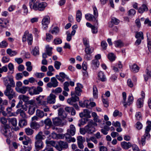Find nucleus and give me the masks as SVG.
Instances as JSON below:
<instances>
[{
	"label": "nucleus",
	"instance_id": "nucleus-10",
	"mask_svg": "<svg viewBox=\"0 0 151 151\" xmlns=\"http://www.w3.org/2000/svg\"><path fill=\"white\" fill-rule=\"evenodd\" d=\"M50 22V18L48 16H45L42 20V24L44 28L46 29L48 27V25Z\"/></svg>",
	"mask_w": 151,
	"mask_h": 151
},
{
	"label": "nucleus",
	"instance_id": "nucleus-64",
	"mask_svg": "<svg viewBox=\"0 0 151 151\" xmlns=\"http://www.w3.org/2000/svg\"><path fill=\"white\" fill-rule=\"evenodd\" d=\"M135 117L137 120H139L142 119V114L140 112H138L136 113Z\"/></svg>",
	"mask_w": 151,
	"mask_h": 151
},
{
	"label": "nucleus",
	"instance_id": "nucleus-47",
	"mask_svg": "<svg viewBox=\"0 0 151 151\" xmlns=\"http://www.w3.org/2000/svg\"><path fill=\"white\" fill-rule=\"evenodd\" d=\"M27 124L26 121L25 119L20 120L19 122V125L20 127H22Z\"/></svg>",
	"mask_w": 151,
	"mask_h": 151
},
{
	"label": "nucleus",
	"instance_id": "nucleus-30",
	"mask_svg": "<svg viewBox=\"0 0 151 151\" xmlns=\"http://www.w3.org/2000/svg\"><path fill=\"white\" fill-rule=\"evenodd\" d=\"M30 127L33 129H37L39 128L40 125L36 122H32L30 124Z\"/></svg>",
	"mask_w": 151,
	"mask_h": 151
},
{
	"label": "nucleus",
	"instance_id": "nucleus-16",
	"mask_svg": "<svg viewBox=\"0 0 151 151\" xmlns=\"http://www.w3.org/2000/svg\"><path fill=\"white\" fill-rule=\"evenodd\" d=\"M134 99L132 95H129L128 98V101L127 102L126 101L123 102L124 106L125 107H127V105L129 106L132 103Z\"/></svg>",
	"mask_w": 151,
	"mask_h": 151
},
{
	"label": "nucleus",
	"instance_id": "nucleus-38",
	"mask_svg": "<svg viewBox=\"0 0 151 151\" xmlns=\"http://www.w3.org/2000/svg\"><path fill=\"white\" fill-rule=\"evenodd\" d=\"M19 98L20 99L22 100L23 101L25 102L26 103L29 99L28 97L22 94L19 95Z\"/></svg>",
	"mask_w": 151,
	"mask_h": 151
},
{
	"label": "nucleus",
	"instance_id": "nucleus-21",
	"mask_svg": "<svg viewBox=\"0 0 151 151\" xmlns=\"http://www.w3.org/2000/svg\"><path fill=\"white\" fill-rule=\"evenodd\" d=\"M9 20L4 18H0V26L3 28L6 27L7 24L9 23Z\"/></svg>",
	"mask_w": 151,
	"mask_h": 151
},
{
	"label": "nucleus",
	"instance_id": "nucleus-48",
	"mask_svg": "<svg viewBox=\"0 0 151 151\" xmlns=\"http://www.w3.org/2000/svg\"><path fill=\"white\" fill-rule=\"evenodd\" d=\"M61 65V63L60 62L56 61L54 62V67L57 70L60 68V67Z\"/></svg>",
	"mask_w": 151,
	"mask_h": 151
},
{
	"label": "nucleus",
	"instance_id": "nucleus-14",
	"mask_svg": "<svg viewBox=\"0 0 151 151\" xmlns=\"http://www.w3.org/2000/svg\"><path fill=\"white\" fill-rule=\"evenodd\" d=\"M35 148L36 150H40L44 146L42 140L35 141Z\"/></svg>",
	"mask_w": 151,
	"mask_h": 151
},
{
	"label": "nucleus",
	"instance_id": "nucleus-17",
	"mask_svg": "<svg viewBox=\"0 0 151 151\" xmlns=\"http://www.w3.org/2000/svg\"><path fill=\"white\" fill-rule=\"evenodd\" d=\"M45 143L46 144V147H53L56 148L57 144L54 141L46 140L45 141Z\"/></svg>",
	"mask_w": 151,
	"mask_h": 151
},
{
	"label": "nucleus",
	"instance_id": "nucleus-35",
	"mask_svg": "<svg viewBox=\"0 0 151 151\" xmlns=\"http://www.w3.org/2000/svg\"><path fill=\"white\" fill-rule=\"evenodd\" d=\"M93 95L94 98L96 99L98 96V91L96 87L93 86Z\"/></svg>",
	"mask_w": 151,
	"mask_h": 151
},
{
	"label": "nucleus",
	"instance_id": "nucleus-61",
	"mask_svg": "<svg viewBox=\"0 0 151 151\" xmlns=\"http://www.w3.org/2000/svg\"><path fill=\"white\" fill-rule=\"evenodd\" d=\"M62 91V89L60 87H58L56 88L55 90L52 91V92L55 93L57 94L58 93H61Z\"/></svg>",
	"mask_w": 151,
	"mask_h": 151
},
{
	"label": "nucleus",
	"instance_id": "nucleus-49",
	"mask_svg": "<svg viewBox=\"0 0 151 151\" xmlns=\"http://www.w3.org/2000/svg\"><path fill=\"white\" fill-rule=\"evenodd\" d=\"M88 119L85 118L82 119L79 121V123L78 124V126L81 127L82 125H83L86 123V122Z\"/></svg>",
	"mask_w": 151,
	"mask_h": 151
},
{
	"label": "nucleus",
	"instance_id": "nucleus-9",
	"mask_svg": "<svg viewBox=\"0 0 151 151\" xmlns=\"http://www.w3.org/2000/svg\"><path fill=\"white\" fill-rule=\"evenodd\" d=\"M55 77L61 83H63L65 81V78H66L68 80H71L64 72H60L59 73V75H56L55 76Z\"/></svg>",
	"mask_w": 151,
	"mask_h": 151
},
{
	"label": "nucleus",
	"instance_id": "nucleus-43",
	"mask_svg": "<svg viewBox=\"0 0 151 151\" xmlns=\"http://www.w3.org/2000/svg\"><path fill=\"white\" fill-rule=\"evenodd\" d=\"M99 65V62L97 59H94L92 61V65L95 67H98Z\"/></svg>",
	"mask_w": 151,
	"mask_h": 151
},
{
	"label": "nucleus",
	"instance_id": "nucleus-1",
	"mask_svg": "<svg viewBox=\"0 0 151 151\" xmlns=\"http://www.w3.org/2000/svg\"><path fill=\"white\" fill-rule=\"evenodd\" d=\"M4 85L6 88L4 93L9 100L15 97V93L12 89L15 86V83L12 77L8 78V80L6 79L4 81Z\"/></svg>",
	"mask_w": 151,
	"mask_h": 151
},
{
	"label": "nucleus",
	"instance_id": "nucleus-25",
	"mask_svg": "<svg viewBox=\"0 0 151 151\" xmlns=\"http://www.w3.org/2000/svg\"><path fill=\"white\" fill-rule=\"evenodd\" d=\"M98 76L99 78V80L101 81L104 82L106 81V76L102 71H100L99 72L98 74Z\"/></svg>",
	"mask_w": 151,
	"mask_h": 151
},
{
	"label": "nucleus",
	"instance_id": "nucleus-51",
	"mask_svg": "<svg viewBox=\"0 0 151 151\" xmlns=\"http://www.w3.org/2000/svg\"><path fill=\"white\" fill-rule=\"evenodd\" d=\"M137 104L138 108H140L143 106V102L141 99H139L137 100Z\"/></svg>",
	"mask_w": 151,
	"mask_h": 151
},
{
	"label": "nucleus",
	"instance_id": "nucleus-54",
	"mask_svg": "<svg viewBox=\"0 0 151 151\" xmlns=\"http://www.w3.org/2000/svg\"><path fill=\"white\" fill-rule=\"evenodd\" d=\"M85 51L86 54L89 55H90L93 52V51L90 47V46L86 47Z\"/></svg>",
	"mask_w": 151,
	"mask_h": 151
},
{
	"label": "nucleus",
	"instance_id": "nucleus-60",
	"mask_svg": "<svg viewBox=\"0 0 151 151\" xmlns=\"http://www.w3.org/2000/svg\"><path fill=\"white\" fill-rule=\"evenodd\" d=\"M77 143H83L85 141L84 139L81 136H78L77 137Z\"/></svg>",
	"mask_w": 151,
	"mask_h": 151
},
{
	"label": "nucleus",
	"instance_id": "nucleus-50",
	"mask_svg": "<svg viewBox=\"0 0 151 151\" xmlns=\"http://www.w3.org/2000/svg\"><path fill=\"white\" fill-rule=\"evenodd\" d=\"M108 58L111 61H112L115 60V57L113 53H111L108 54Z\"/></svg>",
	"mask_w": 151,
	"mask_h": 151
},
{
	"label": "nucleus",
	"instance_id": "nucleus-24",
	"mask_svg": "<svg viewBox=\"0 0 151 151\" xmlns=\"http://www.w3.org/2000/svg\"><path fill=\"white\" fill-rule=\"evenodd\" d=\"M148 9V8L147 5L145 4H143L139 8L138 12L139 13L142 14L145 12L147 11Z\"/></svg>",
	"mask_w": 151,
	"mask_h": 151
},
{
	"label": "nucleus",
	"instance_id": "nucleus-8",
	"mask_svg": "<svg viewBox=\"0 0 151 151\" xmlns=\"http://www.w3.org/2000/svg\"><path fill=\"white\" fill-rule=\"evenodd\" d=\"M68 147L67 143L63 141H60L58 142V144L56 145V149L59 151H61L63 148H67Z\"/></svg>",
	"mask_w": 151,
	"mask_h": 151
},
{
	"label": "nucleus",
	"instance_id": "nucleus-18",
	"mask_svg": "<svg viewBox=\"0 0 151 151\" xmlns=\"http://www.w3.org/2000/svg\"><path fill=\"white\" fill-rule=\"evenodd\" d=\"M121 145L122 147L125 150H127L132 147V145L131 143L125 141L121 142Z\"/></svg>",
	"mask_w": 151,
	"mask_h": 151
},
{
	"label": "nucleus",
	"instance_id": "nucleus-59",
	"mask_svg": "<svg viewBox=\"0 0 151 151\" xmlns=\"http://www.w3.org/2000/svg\"><path fill=\"white\" fill-rule=\"evenodd\" d=\"M111 22L114 24L117 25L119 23L120 21L117 18L114 17L112 18Z\"/></svg>",
	"mask_w": 151,
	"mask_h": 151
},
{
	"label": "nucleus",
	"instance_id": "nucleus-32",
	"mask_svg": "<svg viewBox=\"0 0 151 151\" xmlns=\"http://www.w3.org/2000/svg\"><path fill=\"white\" fill-rule=\"evenodd\" d=\"M147 123V125L146 127L145 132L149 134V132L151 130V122L148 121Z\"/></svg>",
	"mask_w": 151,
	"mask_h": 151
},
{
	"label": "nucleus",
	"instance_id": "nucleus-22",
	"mask_svg": "<svg viewBox=\"0 0 151 151\" xmlns=\"http://www.w3.org/2000/svg\"><path fill=\"white\" fill-rule=\"evenodd\" d=\"M53 124L56 126H58L61 124L62 120L59 117H56L52 118Z\"/></svg>",
	"mask_w": 151,
	"mask_h": 151
},
{
	"label": "nucleus",
	"instance_id": "nucleus-34",
	"mask_svg": "<svg viewBox=\"0 0 151 151\" xmlns=\"http://www.w3.org/2000/svg\"><path fill=\"white\" fill-rule=\"evenodd\" d=\"M25 131L27 135L29 136L32 135L34 133V130L29 128H26Z\"/></svg>",
	"mask_w": 151,
	"mask_h": 151
},
{
	"label": "nucleus",
	"instance_id": "nucleus-20",
	"mask_svg": "<svg viewBox=\"0 0 151 151\" xmlns=\"http://www.w3.org/2000/svg\"><path fill=\"white\" fill-rule=\"evenodd\" d=\"M47 6V4L45 2H42L40 3L38 2L37 6V10L42 11L44 10L45 7Z\"/></svg>",
	"mask_w": 151,
	"mask_h": 151
},
{
	"label": "nucleus",
	"instance_id": "nucleus-42",
	"mask_svg": "<svg viewBox=\"0 0 151 151\" xmlns=\"http://www.w3.org/2000/svg\"><path fill=\"white\" fill-rule=\"evenodd\" d=\"M59 31L58 27H54L52 30H50L49 32L52 34L57 35L59 32Z\"/></svg>",
	"mask_w": 151,
	"mask_h": 151
},
{
	"label": "nucleus",
	"instance_id": "nucleus-52",
	"mask_svg": "<svg viewBox=\"0 0 151 151\" xmlns=\"http://www.w3.org/2000/svg\"><path fill=\"white\" fill-rule=\"evenodd\" d=\"M136 11L134 9H131L129 10L128 15L129 16H134L136 13Z\"/></svg>",
	"mask_w": 151,
	"mask_h": 151
},
{
	"label": "nucleus",
	"instance_id": "nucleus-19",
	"mask_svg": "<svg viewBox=\"0 0 151 151\" xmlns=\"http://www.w3.org/2000/svg\"><path fill=\"white\" fill-rule=\"evenodd\" d=\"M129 68L131 71L134 73L138 72L139 69V67L135 63L129 66Z\"/></svg>",
	"mask_w": 151,
	"mask_h": 151
},
{
	"label": "nucleus",
	"instance_id": "nucleus-63",
	"mask_svg": "<svg viewBox=\"0 0 151 151\" xmlns=\"http://www.w3.org/2000/svg\"><path fill=\"white\" fill-rule=\"evenodd\" d=\"M53 42L55 45L60 44L62 42V40L59 38H56L54 39Z\"/></svg>",
	"mask_w": 151,
	"mask_h": 151
},
{
	"label": "nucleus",
	"instance_id": "nucleus-26",
	"mask_svg": "<svg viewBox=\"0 0 151 151\" xmlns=\"http://www.w3.org/2000/svg\"><path fill=\"white\" fill-rule=\"evenodd\" d=\"M22 142L23 145L27 146L28 145L31 144L32 141L29 137L27 136H25V139H24V140Z\"/></svg>",
	"mask_w": 151,
	"mask_h": 151
},
{
	"label": "nucleus",
	"instance_id": "nucleus-27",
	"mask_svg": "<svg viewBox=\"0 0 151 151\" xmlns=\"http://www.w3.org/2000/svg\"><path fill=\"white\" fill-rule=\"evenodd\" d=\"M6 52L10 56L12 57L17 55V52L15 51L12 50L11 49H8L6 50Z\"/></svg>",
	"mask_w": 151,
	"mask_h": 151
},
{
	"label": "nucleus",
	"instance_id": "nucleus-2",
	"mask_svg": "<svg viewBox=\"0 0 151 151\" xmlns=\"http://www.w3.org/2000/svg\"><path fill=\"white\" fill-rule=\"evenodd\" d=\"M76 129L75 127L73 124H71L70 128L67 130V132L65 134L66 140L69 142H75L76 139L72 137L71 136L74 135L76 133Z\"/></svg>",
	"mask_w": 151,
	"mask_h": 151
},
{
	"label": "nucleus",
	"instance_id": "nucleus-31",
	"mask_svg": "<svg viewBox=\"0 0 151 151\" xmlns=\"http://www.w3.org/2000/svg\"><path fill=\"white\" fill-rule=\"evenodd\" d=\"M82 18V13L79 10H78L76 13V20L78 22H80Z\"/></svg>",
	"mask_w": 151,
	"mask_h": 151
},
{
	"label": "nucleus",
	"instance_id": "nucleus-3",
	"mask_svg": "<svg viewBox=\"0 0 151 151\" xmlns=\"http://www.w3.org/2000/svg\"><path fill=\"white\" fill-rule=\"evenodd\" d=\"M97 124L94 122L93 120H90L88 122V124L85 126V129L86 133L91 134L96 131L95 127L97 126Z\"/></svg>",
	"mask_w": 151,
	"mask_h": 151
},
{
	"label": "nucleus",
	"instance_id": "nucleus-7",
	"mask_svg": "<svg viewBox=\"0 0 151 151\" xmlns=\"http://www.w3.org/2000/svg\"><path fill=\"white\" fill-rule=\"evenodd\" d=\"M56 77H52L51 78L50 82L47 84V86L49 88L52 87L55 88L58 86V82Z\"/></svg>",
	"mask_w": 151,
	"mask_h": 151
},
{
	"label": "nucleus",
	"instance_id": "nucleus-28",
	"mask_svg": "<svg viewBox=\"0 0 151 151\" xmlns=\"http://www.w3.org/2000/svg\"><path fill=\"white\" fill-rule=\"evenodd\" d=\"M86 19L89 21H93L96 20L95 17L90 14H87L85 15Z\"/></svg>",
	"mask_w": 151,
	"mask_h": 151
},
{
	"label": "nucleus",
	"instance_id": "nucleus-4",
	"mask_svg": "<svg viewBox=\"0 0 151 151\" xmlns=\"http://www.w3.org/2000/svg\"><path fill=\"white\" fill-rule=\"evenodd\" d=\"M7 125H2L1 127V132L6 137L9 138L11 136V133L9 132Z\"/></svg>",
	"mask_w": 151,
	"mask_h": 151
},
{
	"label": "nucleus",
	"instance_id": "nucleus-56",
	"mask_svg": "<svg viewBox=\"0 0 151 151\" xmlns=\"http://www.w3.org/2000/svg\"><path fill=\"white\" fill-rule=\"evenodd\" d=\"M44 123L46 126H50L52 125V122L50 119H47L44 121Z\"/></svg>",
	"mask_w": 151,
	"mask_h": 151
},
{
	"label": "nucleus",
	"instance_id": "nucleus-36",
	"mask_svg": "<svg viewBox=\"0 0 151 151\" xmlns=\"http://www.w3.org/2000/svg\"><path fill=\"white\" fill-rule=\"evenodd\" d=\"M27 146H24L22 148L21 151H30L32 148V146L31 144L27 145Z\"/></svg>",
	"mask_w": 151,
	"mask_h": 151
},
{
	"label": "nucleus",
	"instance_id": "nucleus-6",
	"mask_svg": "<svg viewBox=\"0 0 151 151\" xmlns=\"http://www.w3.org/2000/svg\"><path fill=\"white\" fill-rule=\"evenodd\" d=\"M71 97L70 98L68 99L67 102L70 105L73 104L79 100V98L76 96L73 92H72L71 93Z\"/></svg>",
	"mask_w": 151,
	"mask_h": 151
},
{
	"label": "nucleus",
	"instance_id": "nucleus-29",
	"mask_svg": "<svg viewBox=\"0 0 151 151\" xmlns=\"http://www.w3.org/2000/svg\"><path fill=\"white\" fill-rule=\"evenodd\" d=\"M114 44L116 47L121 48L124 45L123 43L120 40L116 41L114 42Z\"/></svg>",
	"mask_w": 151,
	"mask_h": 151
},
{
	"label": "nucleus",
	"instance_id": "nucleus-11",
	"mask_svg": "<svg viewBox=\"0 0 151 151\" xmlns=\"http://www.w3.org/2000/svg\"><path fill=\"white\" fill-rule=\"evenodd\" d=\"M56 96L55 95L51 93L47 98V102L50 104H54L55 102Z\"/></svg>",
	"mask_w": 151,
	"mask_h": 151
},
{
	"label": "nucleus",
	"instance_id": "nucleus-55",
	"mask_svg": "<svg viewBox=\"0 0 151 151\" xmlns=\"http://www.w3.org/2000/svg\"><path fill=\"white\" fill-rule=\"evenodd\" d=\"M69 85V83L68 82H65L63 84L64 90L66 91H68L69 90L68 87Z\"/></svg>",
	"mask_w": 151,
	"mask_h": 151
},
{
	"label": "nucleus",
	"instance_id": "nucleus-53",
	"mask_svg": "<svg viewBox=\"0 0 151 151\" xmlns=\"http://www.w3.org/2000/svg\"><path fill=\"white\" fill-rule=\"evenodd\" d=\"M27 41L29 45H31L32 42V36L31 34L28 35L27 38Z\"/></svg>",
	"mask_w": 151,
	"mask_h": 151
},
{
	"label": "nucleus",
	"instance_id": "nucleus-5",
	"mask_svg": "<svg viewBox=\"0 0 151 151\" xmlns=\"http://www.w3.org/2000/svg\"><path fill=\"white\" fill-rule=\"evenodd\" d=\"M42 88L39 86H37L36 88L35 87H32L30 88L29 87L28 89L29 94L32 96L39 94L42 91Z\"/></svg>",
	"mask_w": 151,
	"mask_h": 151
},
{
	"label": "nucleus",
	"instance_id": "nucleus-33",
	"mask_svg": "<svg viewBox=\"0 0 151 151\" xmlns=\"http://www.w3.org/2000/svg\"><path fill=\"white\" fill-rule=\"evenodd\" d=\"M35 139V141L42 140V139H43L42 137V132H39L36 136Z\"/></svg>",
	"mask_w": 151,
	"mask_h": 151
},
{
	"label": "nucleus",
	"instance_id": "nucleus-13",
	"mask_svg": "<svg viewBox=\"0 0 151 151\" xmlns=\"http://www.w3.org/2000/svg\"><path fill=\"white\" fill-rule=\"evenodd\" d=\"M37 5L38 2H35V0H30L29 6L31 9H33L35 11L37 10Z\"/></svg>",
	"mask_w": 151,
	"mask_h": 151
},
{
	"label": "nucleus",
	"instance_id": "nucleus-58",
	"mask_svg": "<svg viewBox=\"0 0 151 151\" xmlns=\"http://www.w3.org/2000/svg\"><path fill=\"white\" fill-rule=\"evenodd\" d=\"M102 101L104 106L105 107H107L109 106V103L107 99L103 98V96H102Z\"/></svg>",
	"mask_w": 151,
	"mask_h": 151
},
{
	"label": "nucleus",
	"instance_id": "nucleus-41",
	"mask_svg": "<svg viewBox=\"0 0 151 151\" xmlns=\"http://www.w3.org/2000/svg\"><path fill=\"white\" fill-rule=\"evenodd\" d=\"M46 53L47 55L50 56L52 54V48L50 47L49 46H47L46 47Z\"/></svg>",
	"mask_w": 151,
	"mask_h": 151
},
{
	"label": "nucleus",
	"instance_id": "nucleus-46",
	"mask_svg": "<svg viewBox=\"0 0 151 151\" xmlns=\"http://www.w3.org/2000/svg\"><path fill=\"white\" fill-rule=\"evenodd\" d=\"M83 112L84 113L85 117L88 118L91 117V116L90 115V112L88 109H84Z\"/></svg>",
	"mask_w": 151,
	"mask_h": 151
},
{
	"label": "nucleus",
	"instance_id": "nucleus-40",
	"mask_svg": "<svg viewBox=\"0 0 151 151\" xmlns=\"http://www.w3.org/2000/svg\"><path fill=\"white\" fill-rule=\"evenodd\" d=\"M9 122L14 126L15 127L17 125V120L15 118H9Z\"/></svg>",
	"mask_w": 151,
	"mask_h": 151
},
{
	"label": "nucleus",
	"instance_id": "nucleus-23",
	"mask_svg": "<svg viewBox=\"0 0 151 151\" xmlns=\"http://www.w3.org/2000/svg\"><path fill=\"white\" fill-rule=\"evenodd\" d=\"M58 114L63 119L65 118L67 116V114H65V111L62 108H60L58 110Z\"/></svg>",
	"mask_w": 151,
	"mask_h": 151
},
{
	"label": "nucleus",
	"instance_id": "nucleus-15",
	"mask_svg": "<svg viewBox=\"0 0 151 151\" xmlns=\"http://www.w3.org/2000/svg\"><path fill=\"white\" fill-rule=\"evenodd\" d=\"M29 87L23 86L22 88H16L15 89L17 92L22 94H24L28 91Z\"/></svg>",
	"mask_w": 151,
	"mask_h": 151
},
{
	"label": "nucleus",
	"instance_id": "nucleus-45",
	"mask_svg": "<svg viewBox=\"0 0 151 151\" xmlns=\"http://www.w3.org/2000/svg\"><path fill=\"white\" fill-rule=\"evenodd\" d=\"M36 115L37 116L40 118H42L44 116L45 114L42 111L40 110H37Z\"/></svg>",
	"mask_w": 151,
	"mask_h": 151
},
{
	"label": "nucleus",
	"instance_id": "nucleus-37",
	"mask_svg": "<svg viewBox=\"0 0 151 151\" xmlns=\"http://www.w3.org/2000/svg\"><path fill=\"white\" fill-rule=\"evenodd\" d=\"M135 37L137 39H143L144 37L143 33L142 32H136V33Z\"/></svg>",
	"mask_w": 151,
	"mask_h": 151
},
{
	"label": "nucleus",
	"instance_id": "nucleus-12",
	"mask_svg": "<svg viewBox=\"0 0 151 151\" xmlns=\"http://www.w3.org/2000/svg\"><path fill=\"white\" fill-rule=\"evenodd\" d=\"M150 134L145 132L144 135L142 137L141 139L139 141L140 144H141L142 146L144 145L145 144V139H149L150 138Z\"/></svg>",
	"mask_w": 151,
	"mask_h": 151
},
{
	"label": "nucleus",
	"instance_id": "nucleus-62",
	"mask_svg": "<svg viewBox=\"0 0 151 151\" xmlns=\"http://www.w3.org/2000/svg\"><path fill=\"white\" fill-rule=\"evenodd\" d=\"M147 47L148 48V49L149 51L150 52H151V41L149 40V39L148 38V35L147 33Z\"/></svg>",
	"mask_w": 151,
	"mask_h": 151
},
{
	"label": "nucleus",
	"instance_id": "nucleus-39",
	"mask_svg": "<svg viewBox=\"0 0 151 151\" xmlns=\"http://www.w3.org/2000/svg\"><path fill=\"white\" fill-rule=\"evenodd\" d=\"M39 48L37 47H35L31 51V53L33 55L35 56L39 54Z\"/></svg>",
	"mask_w": 151,
	"mask_h": 151
},
{
	"label": "nucleus",
	"instance_id": "nucleus-44",
	"mask_svg": "<svg viewBox=\"0 0 151 151\" xmlns=\"http://www.w3.org/2000/svg\"><path fill=\"white\" fill-rule=\"evenodd\" d=\"M35 108L33 106H29L28 109V113L31 115L32 114L35 112Z\"/></svg>",
	"mask_w": 151,
	"mask_h": 151
},
{
	"label": "nucleus",
	"instance_id": "nucleus-57",
	"mask_svg": "<svg viewBox=\"0 0 151 151\" xmlns=\"http://www.w3.org/2000/svg\"><path fill=\"white\" fill-rule=\"evenodd\" d=\"M35 76L38 78H41L45 76V73H36L35 74Z\"/></svg>",
	"mask_w": 151,
	"mask_h": 151
}]
</instances>
